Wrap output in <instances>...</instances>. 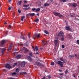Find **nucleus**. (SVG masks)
<instances>
[{
	"instance_id": "obj_60",
	"label": "nucleus",
	"mask_w": 79,
	"mask_h": 79,
	"mask_svg": "<svg viewBox=\"0 0 79 79\" xmlns=\"http://www.w3.org/2000/svg\"><path fill=\"white\" fill-rule=\"evenodd\" d=\"M36 15L38 16H39V13L37 14Z\"/></svg>"
},
{
	"instance_id": "obj_54",
	"label": "nucleus",
	"mask_w": 79,
	"mask_h": 79,
	"mask_svg": "<svg viewBox=\"0 0 79 79\" xmlns=\"http://www.w3.org/2000/svg\"><path fill=\"white\" fill-rule=\"evenodd\" d=\"M41 79H45V77H44L43 78Z\"/></svg>"
},
{
	"instance_id": "obj_25",
	"label": "nucleus",
	"mask_w": 79,
	"mask_h": 79,
	"mask_svg": "<svg viewBox=\"0 0 79 79\" xmlns=\"http://www.w3.org/2000/svg\"><path fill=\"white\" fill-rule=\"evenodd\" d=\"M49 5L50 4L48 3H44V5L45 6H49Z\"/></svg>"
},
{
	"instance_id": "obj_21",
	"label": "nucleus",
	"mask_w": 79,
	"mask_h": 79,
	"mask_svg": "<svg viewBox=\"0 0 79 79\" xmlns=\"http://www.w3.org/2000/svg\"><path fill=\"white\" fill-rule=\"evenodd\" d=\"M21 57V55H19L17 56V59H19Z\"/></svg>"
},
{
	"instance_id": "obj_6",
	"label": "nucleus",
	"mask_w": 79,
	"mask_h": 79,
	"mask_svg": "<svg viewBox=\"0 0 79 79\" xmlns=\"http://www.w3.org/2000/svg\"><path fill=\"white\" fill-rule=\"evenodd\" d=\"M69 5H70V6H73L74 7H76L77 5V4L75 3H69Z\"/></svg>"
},
{
	"instance_id": "obj_30",
	"label": "nucleus",
	"mask_w": 79,
	"mask_h": 79,
	"mask_svg": "<svg viewBox=\"0 0 79 79\" xmlns=\"http://www.w3.org/2000/svg\"><path fill=\"white\" fill-rule=\"evenodd\" d=\"M51 65L52 66H54L55 64V63L53 62H52L51 63Z\"/></svg>"
},
{
	"instance_id": "obj_15",
	"label": "nucleus",
	"mask_w": 79,
	"mask_h": 79,
	"mask_svg": "<svg viewBox=\"0 0 79 79\" xmlns=\"http://www.w3.org/2000/svg\"><path fill=\"white\" fill-rule=\"evenodd\" d=\"M6 41L5 40H2L1 41V45H3L5 43Z\"/></svg>"
},
{
	"instance_id": "obj_22",
	"label": "nucleus",
	"mask_w": 79,
	"mask_h": 79,
	"mask_svg": "<svg viewBox=\"0 0 79 79\" xmlns=\"http://www.w3.org/2000/svg\"><path fill=\"white\" fill-rule=\"evenodd\" d=\"M20 35H21V36H20V38L22 39L25 40V38L24 37H23V36L22 35V32H21V34H20Z\"/></svg>"
},
{
	"instance_id": "obj_57",
	"label": "nucleus",
	"mask_w": 79,
	"mask_h": 79,
	"mask_svg": "<svg viewBox=\"0 0 79 79\" xmlns=\"http://www.w3.org/2000/svg\"><path fill=\"white\" fill-rule=\"evenodd\" d=\"M23 6L24 7H27V6H26V5H23Z\"/></svg>"
},
{
	"instance_id": "obj_4",
	"label": "nucleus",
	"mask_w": 79,
	"mask_h": 79,
	"mask_svg": "<svg viewBox=\"0 0 79 79\" xmlns=\"http://www.w3.org/2000/svg\"><path fill=\"white\" fill-rule=\"evenodd\" d=\"M63 62L60 61V60H58L57 61V64H58L60 65L61 67H63Z\"/></svg>"
},
{
	"instance_id": "obj_27",
	"label": "nucleus",
	"mask_w": 79,
	"mask_h": 79,
	"mask_svg": "<svg viewBox=\"0 0 79 79\" xmlns=\"http://www.w3.org/2000/svg\"><path fill=\"white\" fill-rule=\"evenodd\" d=\"M39 21V19L38 18H37L35 20V22H37L38 21Z\"/></svg>"
},
{
	"instance_id": "obj_52",
	"label": "nucleus",
	"mask_w": 79,
	"mask_h": 79,
	"mask_svg": "<svg viewBox=\"0 0 79 79\" xmlns=\"http://www.w3.org/2000/svg\"><path fill=\"white\" fill-rule=\"evenodd\" d=\"M23 2H24V3H26L27 2V1H23Z\"/></svg>"
},
{
	"instance_id": "obj_29",
	"label": "nucleus",
	"mask_w": 79,
	"mask_h": 79,
	"mask_svg": "<svg viewBox=\"0 0 79 79\" xmlns=\"http://www.w3.org/2000/svg\"><path fill=\"white\" fill-rule=\"evenodd\" d=\"M25 16H22V18L21 19V20H22V21H23L24 19L25 18Z\"/></svg>"
},
{
	"instance_id": "obj_34",
	"label": "nucleus",
	"mask_w": 79,
	"mask_h": 79,
	"mask_svg": "<svg viewBox=\"0 0 79 79\" xmlns=\"http://www.w3.org/2000/svg\"><path fill=\"white\" fill-rule=\"evenodd\" d=\"M40 10V8H37L35 10L36 12H38Z\"/></svg>"
},
{
	"instance_id": "obj_53",
	"label": "nucleus",
	"mask_w": 79,
	"mask_h": 79,
	"mask_svg": "<svg viewBox=\"0 0 79 79\" xmlns=\"http://www.w3.org/2000/svg\"><path fill=\"white\" fill-rule=\"evenodd\" d=\"M59 71L60 72H62V70L61 69H59Z\"/></svg>"
},
{
	"instance_id": "obj_23",
	"label": "nucleus",
	"mask_w": 79,
	"mask_h": 79,
	"mask_svg": "<svg viewBox=\"0 0 79 79\" xmlns=\"http://www.w3.org/2000/svg\"><path fill=\"white\" fill-rule=\"evenodd\" d=\"M68 0H60V2H65Z\"/></svg>"
},
{
	"instance_id": "obj_28",
	"label": "nucleus",
	"mask_w": 79,
	"mask_h": 79,
	"mask_svg": "<svg viewBox=\"0 0 79 79\" xmlns=\"http://www.w3.org/2000/svg\"><path fill=\"white\" fill-rule=\"evenodd\" d=\"M68 73V70L66 69L65 71V74H67Z\"/></svg>"
},
{
	"instance_id": "obj_49",
	"label": "nucleus",
	"mask_w": 79,
	"mask_h": 79,
	"mask_svg": "<svg viewBox=\"0 0 79 79\" xmlns=\"http://www.w3.org/2000/svg\"><path fill=\"white\" fill-rule=\"evenodd\" d=\"M8 79H15L14 78L12 77H9L8 78Z\"/></svg>"
},
{
	"instance_id": "obj_63",
	"label": "nucleus",
	"mask_w": 79,
	"mask_h": 79,
	"mask_svg": "<svg viewBox=\"0 0 79 79\" xmlns=\"http://www.w3.org/2000/svg\"><path fill=\"white\" fill-rule=\"evenodd\" d=\"M73 77H74L75 78H76V76L75 75H73Z\"/></svg>"
},
{
	"instance_id": "obj_58",
	"label": "nucleus",
	"mask_w": 79,
	"mask_h": 79,
	"mask_svg": "<svg viewBox=\"0 0 79 79\" xmlns=\"http://www.w3.org/2000/svg\"><path fill=\"white\" fill-rule=\"evenodd\" d=\"M23 10H27V8H23Z\"/></svg>"
},
{
	"instance_id": "obj_33",
	"label": "nucleus",
	"mask_w": 79,
	"mask_h": 79,
	"mask_svg": "<svg viewBox=\"0 0 79 79\" xmlns=\"http://www.w3.org/2000/svg\"><path fill=\"white\" fill-rule=\"evenodd\" d=\"M42 43H43V45H46L45 43H45V41H44V40L42 41Z\"/></svg>"
},
{
	"instance_id": "obj_46",
	"label": "nucleus",
	"mask_w": 79,
	"mask_h": 79,
	"mask_svg": "<svg viewBox=\"0 0 79 79\" xmlns=\"http://www.w3.org/2000/svg\"><path fill=\"white\" fill-rule=\"evenodd\" d=\"M59 78H60V79H62L63 78V76H60V77H59Z\"/></svg>"
},
{
	"instance_id": "obj_18",
	"label": "nucleus",
	"mask_w": 79,
	"mask_h": 79,
	"mask_svg": "<svg viewBox=\"0 0 79 79\" xmlns=\"http://www.w3.org/2000/svg\"><path fill=\"white\" fill-rule=\"evenodd\" d=\"M60 60L61 61H63V63H65L66 61H64V59L62 57H61L60 58Z\"/></svg>"
},
{
	"instance_id": "obj_40",
	"label": "nucleus",
	"mask_w": 79,
	"mask_h": 79,
	"mask_svg": "<svg viewBox=\"0 0 79 79\" xmlns=\"http://www.w3.org/2000/svg\"><path fill=\"white\" fill-rule=\"evenodd\" d=\"M47 77H48V78L49 79H50L51 78V77L50 75H48L47 76Z\"/></svg>"
},
{
	"instance_id": "obj_48",
	"label": "nucleus",
	"mask_w": 79,
	"mask_h": 79,
	"mask_svg": "<svg viewBox=\"0 0 79 79\" xmlns=\"http://www.w3.org/2000/svg\"><path fill=\"white\" fill-rule=\"evenodd\" d=\"M18 12H19V13H20L21 12V11L20 10H18Z\"/></svg>"
},
{
	"instance_id": "obj_8",
	"label": "nucleus",
	"mask_w": 79,
	"mask_h": 79,
	"mask_svg": "<svg viewBox=\"0 0 79 79\" xmlns=\"http://www.w3.org/2000/svg\"><path fill=\"white\" fill-rule=\"evenodd\" d=\"M35 36L37 38H39L40 37V33L38 34L35 33Z\"/></svg>"
},
{
	"instance_id": "obj_26",
	"label": "nucleus",
	"mask_w": 79,
	"mask_h": 79,
	"mask_svg": "<svg viewBox=\"0 0 79 79\" xmlns=\"http://www.w3.org/2000/svg\"><path fill=\"white\" fill-rule=\"evenodd\" d=\"M59 16L60 18H64V16L63 15H60H60H59Z\"/></svg>"
},
{
	"instance_id": "obj_13",
	"label": "nucleus",
	"mask_w": 79,
	"mask_h": 79,
	"mask_svg": "<svg viewBox=\"0 0 79 79\" xmlns=\"http://www.w3.org/2000/svg\"><path fill=\"white\" fill-rule=\"evenodd\" d=\"M67 36H68L69 38H72V35L71 34H69L68 33H67Z\"/></svg>"
},
{
	"instance_id": "obj_19",
	"label": "nucleus",
	"mask_w": 79,
	"mask_h": 79,
	"mask_svg": "<svg viewBox=\"0 0 79 79\" xmlns=\"http://www.w3.org/2000/svg\"><path fill=\"white\" fill-rule=\"evenodd\" d=\"M5 52V49L2 48V55H3L4 52Z\"/></svg>"
},
{
	"instance_id": "obj_31",
	"label": "nucleus",
	"mask_w": 79,
	"mask_h": 79,
	"mask_svg": "<svg viewBox=\"0 0 79 79\" xmlns=\"http://www.w3.org/2000/svg\"><path fill=\"white\" fill-rule=\"evenodd\" d=\"M44 33H45L46 34H49V33L46 30L44 31Z\"/></svg>"
},
{
	"instance_id": "obj_12",
	"label": "nucleus",
	"mask_w": 79,
	"mask_h": 79,
	"mask_svg": "<svg viewBox=\"0 0 79 79\" xmlns=\"http://www.w3.org/2000/svg\"><path fill=\"white\" fill-rule=\"evenodd\" d=\"M6 68L8 69H10L11 68V66L9 64H7L6 65Z\"/></svg>"
},
{
	"instance_id": "obj_64",
	"label": "nucleus",
	"mask_w": 79,
	"mask_h": 79,
	"mask_svg": "<svg viewBox=\"0 0 79 79\" xmlns=\"http://www.w3.org/2000/svg\"><path fill=\"white\" fill-rule=\"evenodd\" d=\"M4 24H7V23L6 22H5L4 23Z\"/></svg>"
},
{
	"instance_id": "obj_47",
	"label": "nucleus",
	"mask_w": 79,
	"mask_h": 79,
	"mask_svg": "<svg viewBox=\"0 0 79 79\" xmlns=\"http://www.w3.org/2000/svg\"><path fill=\"white\" fill-rule=\"evenodd\" d=\"M64 47H65V46L64 45H62V48H64Z\"/></svg>"
},
{
	"instance_id": "obj_38",
	"label": "nucleus",
	"mask_w": 79,
	"mask_h": 79,
	"mask_svg": "<svg viewBox=\"0 0 79 79\" xmlns=\"http://www.w3.org/2000/svg\"><path fill=\"white\" fill-rule=\"evenodd\" d=\"M64 38L62 37V38H60V40H61V41H64Z\"/></svg>"
},
{
	"instance_id": "obj_32",
	"label": "nucleus",
	"mask_w": 79,
	"mask_h": 79,
	"mask_svg": "<svg viewBox=\"0 0 79 79\" xmlns=\"http://www.w3.org/2000/svg\"><path fill=\"white\" fill-rule=\"evenodd\" d=\"M29 55H30V56H32V55H33V53L32 52H30L29 54Z\"/></svg>"
},
{
	"instance_id": "obj_17",
	"label": "nucleus",
	"mask_w": 79,
	"mask_h": 79,
	"mask_svg": "<svg viewBox=\"0 0 79 79\" xmlns=\"http://www.w3.org/2000/svg\"><path fill=\"white\" fill-rule=\"evenodd\" d=\"M25 63L24 62H22V65H21L22 67V68L24 67H25Z\"/></svg>"
},
{
	"instance_id": "obj_5",
	"label": "nucleus",
	"mask_w": 79,
	"mask_h": 79,
	"mask_svg": "<svg viewBox=\"0 0 79 79\" xmlns=\"http://www.w3.org/2000/svg\"><path fill=\"white\" fill-rule=\"evenodd\" d=\"M32 49H33V51H34V52H35V50L36 51H38V48L37 46H35V48L34 46H32Z\"/></svg>"
},
{
	"instance_id": "obj_16",
	"label": "nucleus",
	"mask_w": 79,
	"mask_h": 79,
	"mask_svg": "<svg viewBox=\"0 0 79 79\" xmlns=\"http://www.w3.org/2000/svg\"><path fill=\"white\" fill-rule=\"evenodd\" d=\"M69 58L70 59H73L74 57L73 55H70L69 56Z\"/></svg>"
},
{
	"instance_id": "obj_7",
	"label": "nucleus",
	"mask_w": 79,
	"mask_h": 79,
	"mask_svg": "<svg viewBox=\"0 0 79 79\" xmlns=\"http://www.w3.org/2000/svg\"><path fill=\"white\" fill-rule=\"evenodd\" d=\"M53 13L54 14L55 16H59V15H60V13H58L56 12H53Z\"/></svg>"
},
{
	"instance_id": "obj_59",
	"label": "nucleus",
	"mask_w": 79,
	"mask_h": 79,
	"mask_svg": "<svg viewBox=\"0 0 79 79\" xmlns=\"http://www.w3.org/2000/svg\"><path fill=\"white\" fill-rule=\"evenodd\" d=\"M29 6V5H26V7H28Z\"/></svg>"
},
{
	"instance_id": "obj_42",
	"label": "nucleus",
	"mask_w": 79,
	"mask_h": 79,
	"mask_svg": "<svg viewBox=\"0 0 79 79\" xmlns=\"http://www.w3.org/2000/svg\"><path fill=\"white\" fill-rule=\"evenodd\" d=\"M16 72H19V69L18 68H17L16 70Z\"/></svg>"
},
{
	"instance_id": "obj_24",
	"label": "nucleus",
	"mask_w": 79,
	"mask_h": 79,
	"mask_svg": "<svg viewBox=\"0 0 79 79\" xmlns=\"http://www.w3.org/2000/svg\"><path fill=\"white\" fill-rule=\"evenodd\" d=\"M65 28H66V30H71V29H70V27H66Z\"/></svg>"
},
{
	"instance_id": "obj_55",
	"label": "nucleus",
	"mask_w": 79,
	"mask_h": 79,
	"mask_svg": "<svg viewBox=\"0 0 79 79\" xmlns=\"http://www.w3.org/2000/svg\"><path fill=\"white\" fill-rule=\"evenodd\" d=\"M9 28H11V26L10 25H9Z\"/></svg>"
},
{
	"instance_id": "obj_62",
	"label": "nucleus",
	"mask_w": 79,
	"mask_h": 79,
	"mask_svg": "<svg viewBox=\"0 0 79 79\" xmlns=\"http://www.w3.org/2000/svg\"><path fill=\"white\" fill-rule=\"evenodd\" d=\"M9 1V2H11V0H9L8 1Z\"/></svg>"
},
{
	"instance_id": "obj_35",
	"label": "nucleus",
	"mask_w": 79,
	"mask_h": 79,
	"mask_svg": "<svg viewBox=\"0 0 79 79\" xmlns=\"http://www.w3.org/2000/svg\"><path fill=\"white\" fill-rule=\"evenodd\" d=\"M22 73L24 75H26L27 74V73L26 72H23Z\"/></svg>"
},
{
	"instance_id": "obj_10",
	"label": "nucleus",
	"mask_w": 79,
	"mask_h": 79,
	"mask_svg": "<svg viewBox=\"0 0 79 79\" xmlns=\"http://www.w3.org/2000/svg\"><path fill=\"white\" fill-rule=\"evenodd\" d=\"M23 50H25L24 52V53H27V52H28L29 51V50L27 49V48H26L24 47L23 48Z\"/></svg>"
},
{
	"instance_id": "obj_61",
	"label": "nucleus",
	"mask_w": 79,
	"mask_h": 79,
	"mask_svg": "<svg viewBox=\"0 0 79 79\" xmlns=\"http://www.w3.org/2000/svg\"><path fill=\"white\" fill-rule=\"evenodd\" d=\"M36 55H39V52H36Z\"/></svg>"
},
{
	"instance_id": "obj_45",
	"label": "nucleus",
	"mask_w": 79,
	"mask_h": 79,
	"mask_svg": "<svg viewBox=\"0 0 79 79\" xmlns=\"http://www.w3.org/2000/svg\"><path fill=\"white\" fill-rule=\"evenodd\" d=\"M75 56H76V58H77V59H78V58H79L78 57H77V55L76 54H75Z\"/></svg>"
},
{
	"instance_id": "obj_51",
	"label": "nucleus",
	"mask_w": 79,
	"mask_h": 79,
	"mask_svg": "<svg viewBox=\"0 0 79 79\" xmlns=\"http://www.w3.org/2000/svg\"><path fill=\"white\" fill-rule=\"evenodd\" d=\"M8 32V31H6V33H5V35H6L7 34Z\"/></svg>"
},
{
	"instance_id": "obj_1",
	"label": "nucleus",
	"mask_w": 79,
	"mask_h": 79,
	"mask_svg": "<svg viewBox=\"0 0 79 79\" xmlns=\"http://www.w3.org/2000/svg\"><path fill=\"white\" fill-rule=\"evenodd\" d=\"M60 42V41L57 40H54V45H55V49L56 48V47L57 45H59V43Z\"/></svg>"
},
{
	"instance_id": "obj_44",
	"label": "nucleus",
	"mask_w": 79,
	"mask_h": 79,
	"mask_svg": "<svg viewBox=\"0 0 79 79\" xmlns=\"http://www.w3.org/2000/svg\"><path fill=\"white\" fill-rule=\"evenodd\" d=\"M77 44H78V45H79V40H77Z\"/></svg>"
},
{
	"instance_id": "obj_20",
	"label": "nucleus",
	"mask_w": 79,
	"mask_h": 79,
	"mask_svg": "<svg viewBox=\"0 0 79 79\" xmlns=\"http://www.w3.org/2000/svg\"><path fill=\"white\" fill-rule=\"evenodd\" d=\"M22 3V2L21 1H19V2L17 3V5L19 6Z\"/></svg>"
},
{
	"instance_id": "obj_43",
	"label": "nucleus",
	"mask_w": 79,
	"mask_h": 79,
	"mask_svg": "<svg viewBox=\"0 0 79 79\" xmlns=\"http://www.w3.org/2000/svg\"><path fill=\"white\" fill-rule=\"evenodd\" d=\"M64 73H59V74L60 75V76H63V75L64 74Z\"/></svg>"
},
{
	"instance_id": "obj_36",
	"label": "nucleus",
	"mask_w": 79,
	"mask_h": 79,
	"mask_svg": "<svg viewBox=\"0 0 79 79\" xmlns=\"http://www.w3.org/2000/svg\"><path fill=\"white\" fill-rule=\"evenodd\" d=\"M17 63H14V65H13V67H15V66L17 65Z\"/></svg>"
},
{
	"instance_id": "obj_14",
	"label": "nucleus",
	"mask_w": 79,
	"mask_h": 79,
	"mask_svg": "<svg viewBox=\"0 0 79 79\" xmlns=\"http://www.w3.org/2000/svg\"><path fill=\"white\" fill-rule=\"evenodd\" d=\"M12 46L11 45L9 46V49H7V51H8V52H10L12 48Z\"/></svg>"
},
{
	"instance_id": "obj_9",
	"label": "nucleus",
	"mask_w": 79,
	"mask_h": 79,
	"mask_svg": "<svg viewBox=\"0 0 79 79\" xmlns=\"http://www.w3.org/2000/svg\"><path fill=\"white\" fill-rule=\"evenodd\" d=\"M35 15V14L34 13H29L27 15V16L28 15L29 16H33Z\"/></svg>"
},
{
	"instance_id": "obj_39",
	"label": "nucleus",
	"mask_w": 79,
	"mask_h": 79,
	"mask_svg": "<svg viewBox=\"0 0 79 79\" xmlns=\"http://www.w3.org/2000/svg\"><path fill=\"white\" fill-rule=\"evenodd\" d=\"M30 34H31V33H28V38H30L31 37V36H30Z\"/></svg>"
},
{
	"instance_id": "obj_41",
	"label": "nucleus",
	"mask_w": 79,
	"mask_h": 79,
	"mask_svg": "<svg viewBox=\"0 0 79 79\" xmlns=\"http://www.w3.org/2000/svg\"><path fill=\"white\" fill-rule=\"evenodd\" d=\"M36 10V8H33L32 9V10L34 11Z\"/></svg>"
},
{
	"instance_id": "obj_56",
	"label": "nucleus",
	"mask_w": 79,
	"mask_h": 79,
	"mask_svg": "<svg viewBox=\"0 0 79 79\" xmlns=\"http://www.w3.org/2000/svg\"><path fill=\"white\" fill-rule=\"evenodd\" d=\"M8 9H9V10H11V7H9V8H8Z\"/></svg>"
},
{
	"instance_id": "obj_2",
	"label": "nucleus",
	"mask_w": 79,
	"mask_h": 79,
	"mask_svg": "<svg viewBox=\"0 0 79 79\" xmlns=\"http://www.w3.org/2000/svg\"><path fill=\"white\" fill-rule=\"evenodd\" d=\"M64 34L63 32L60 31L58 33V36L59 37L62 36V37H64Z\"/></svg>"
},
{
	"instance_id": "obj_37",
	"label": "nucleus",
	"mask_w": 79,
	"mask_h": 79,
	"mask_svg": "<svg viewBox=\"0 0 79 79\" xmlns=\"http://www.w3.org/2000/svg\"><path fill=\"white\" fill-rule=\"evenodd\" d=\"M16 73L15 72H14L12 74V75L14 76V75H16Z\"/></svg>"
},
{
	"instance_id": "obj_50",
	"label": "nucleus",
	"mask_w": 79,
	"mask_h": 79,
	"mask_svg": "<svg viewBox=\"0 0 79 79\" xmlns=\"http://www.w3.org/2000/svg\"><path fill=\"white\" fill-rule=\"evenodd\" d=\"M30 7H27V8H26V10H27L30 9Z\"/></svg>"
},
{
	"instance_id": "obj_11",
	"label": "nucleus",
	"mask_w": 79,
	"mask_h": 79,
	"mask_svg": "<svg viewBox=\"0 0 79 79\" xmlns=\"http://www.w3.org/2000/svg\"><path fill=\"white\" fill-rule=\"evenodd\" d=\"M27 60L31 62L32 61V59L31 58V56H27Z\"/></svg>"
},
{
	"instance_id": "obj_3",
	"label": "nucleus",
	"mask_w": 79,
	"mask_h": 79,
	"mask_svg": "<svg viewBox=\"0 0 79 79\" xmlns=\"http://www.w3.org/2000/svg\"><path fill=\"white\" fill-rule=\"evenodd\" d=\"M35 65H37L38 66H42V67L44 66V65L43 64H41L39 62H35Z\"/></svg>"
}]
</instances>
